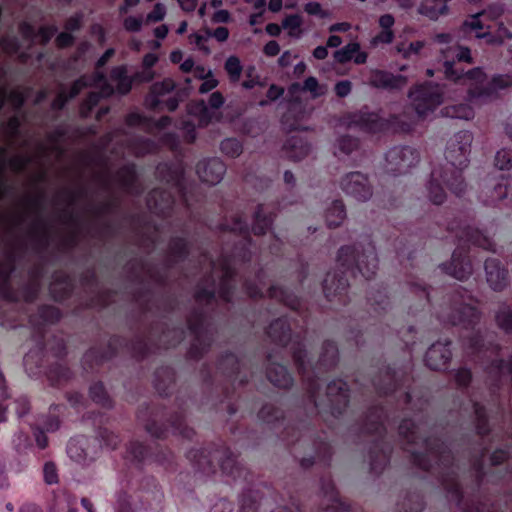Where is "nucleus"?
Segmentation results:
<instances>
[{
	"label": "nucleus",
	"instance_id": "f257e3e1",
	"mask_svg": "<svg viewBox=\"0 0 512 512\" xmlns=\"http://www.w3.org/2000/svg\"><path fill=\"white\" fill-rule=\"evenodd\" d=\"M408 382L409 376L404 369H394L390 366L380 369L372 379V385L378 395L397 394V407L414 412L411 418L402 419L398 427L399 436L405 445L403 449L410 453L411 463L435 476L446 490L449 501L455 502L460 512H484V506L480 502H464L455 457L446 443L438 437L426 435V410L429 403L422 398L413 403L410 391L401 392L402 388H407Z\"/></svg>",
	"mask_w": 512,
	"mask_h": 512
},
{
	"label": "nucleus",
	"instance_id": "f03ea898",
	"mask_svg": "<svg viewBox=\"0 0 512 512\" xmlns=\"http://www.w3.org/2000/svg\"><path fill=\"white\" fill-rule=\"evenodd\" d=\"M270 340L281 348L291 344L290 350L293 361L302 377L303 385L308 395L309 402L317 413H329L334 418L340 417L348 407L349 387L347 382L336 379L327 384L326 404L319 400L320 390L323 384L320 374L333 369L339 360V351L335 342L327 340L323 343L319 360L315 367H309L307 351L300 335L292 337L291 327L287 317L283 316L272 321L267 330Z\"/></svg>",
	"mask_w": 512,
	"mask_h": 512
},
{
	"label": "nucleus",
	"instance_id": "7ed1b4c3",
	"mask_svg": "<svg viewBox=\"0 0 512 512\" xmlns=\"http://www.w3.org/2000/svg\"><path fill=\"white\" fill-rule=\"evenodd\" d=\"M221 231H229L239 238L235 242L229 254L222 253L217 262H212V269L215 270L217 266L220 268L221 276L218 283L217 293L219 298L226 302L231 303L233 300L235 290V277L240 267L246 266L252 259V242L249 225L242 214H236L231 218V222H225L219 225ZM211 283L208 287L198 286L194 299L197 303H205L207 305L214 302L216 297V282L210 276Z\"/></svg>",
	"mask_w": 512,
	"mask_h": 512
},
{
	"label": "nucleus",
	"instance_id": "20e7f679",
	"mask_svg": "<svg viewBox=\"0 0 512 512\" xmlns=\"http://www.w3.org/2000/svg\"><path fill=\"white\" fill-rule=\"evenodd\" d=\"M337 268L334 273H327L323 280V292L330 302L342 305L348 303L347 274L356 278L361 275L365 280L371 279L378 269L376 248L369 236L354 245L342 246L337 253Z\"/></svg>",
	"mask_w": 512,
	"mask_h": 512
},
{
	"label": "nucleus",
	"instance_id": "39448f33",
	"mask_svg": "<svg viewBox=\"0 0 512 512\" xmlns=\"http://www.w3.org/2000/svg\"><path fill=\"white\" fill-rule=\"evenodd\" d=\"M473 134L469 130L454 133L447 141L444 156L453 169L435 167L432 169L427 183V195L435 205H441L446 200L444 186L453 194L460 197L466 190L462 171L470 162Z\"/></svg>",
	"mask_w": 512,
	"mask_h": 512
},
{
	"label": "nucleus",
	"instance_id": "423d86ee",
	"mask_svg": "<svg viewBox=\"0 0 512 512\" xmlns=\"http://www.w3.org/2000/svg\"><path fill=\"white\" fill-rule=\"evenodd\" d=\"M473 221L474 216L470 212H460L447 224V231L457 244V248L452 254L451 261L442 263L439 267L445 274L460 281L468 279L473 272L467 250L470 245L487 251H494L495 247L491 236L487 232L474 228Z\"/></svg>",
	"mask_w": 512,
	"mask_h": 512
},
{
	"label": "nucleus",
	"instance_id": "0eeeda50",
	"mask_svg": "<svg viewBox=\"0 0 512 512\" xmlns=\"http://www.w3.org/2000/svg\"><path fill=\"white\" fill-rule=\"evenodd\" d=\"M61 317L60 309L53 305H41L35 314L29 316L33 334L38 336V339L36 347L26 353L23 358V365L29 376L45 374L52 386L60 385L72 376L71 370L61 363L57 362L49 367L43 365L45 355L44 326L57 323Z\"/></svg>",
	"mask_w": 512,
	"mask_h": 512
},
{
	"label": "nucleus",
	"instance_id": "6e6552de",
	"mask_svg": "<svg viewBox=\"0 0 512 512\" xmlns=\"http://www.w3.org/2000/svg\"><path fill=\"white\" fill-rule=\"evenodd\" d=\"M184 336L185 331L182 327L163 332L159 338L161 343L159 347H154L146 337H136L127 342L120 336H112L105 348L94 346L86 351L81 361L82 367L86 372H94L99 366L111 360L119 349L124 348L133 358L142 360L149 354L154 353L157 348L168 349L176 346L184 339Z\"/></svg>",
	"mask_w": 512,
	"mask_h": 512
},
{
	"label": "nucleus",
	"instance_id": "1a4fd4ad",
	"mask_svg": "<svg viewBox=\"0 0 512 512\" xmlns=\"http://www.w3.org/2000/svg\"><path fill=\"white\" fill-rule=\"evenodd\" d=\"M467 291L458 286L448 295L449 306L442 309L437 317L443 324L452 326H460L469 332V335L462 336V344L471 356H479L487 350L484 344V331L477 327L481 312L477 307L465 302L466 299L471 300L470 295H466Z\"/></svg>",
	"mask_w": 512,
	"mask_h": 512
},
{
	"label": "nucleus",
	"instance_id": "9d476101",
	"mask_svg": "<svg viewBox=\"0 0 512 512\" xmlns=\"http://www.w3.org/2000/svg\"><path fill=\"white\" fill-rule=\"evenodd\" d=\"M444 74L448 80L458 82L463 78L473 81L467 90L466 100L487 102L498 98L501 91L512 86V77L508 74H495L485 83L486 73L482 67H474L468 71L455 68L454 60L443 63Z\"/></svg>",
	"mask_w": 512,
	"mask_h": 512
},
{
	"label": "nucleus",
	"instance_id": "9b49d317",
	"mask_svg": "<svg viewBox=\"0 0 512 512\" xmlns=\"http://www.w3.org/2000/svg\"><path fill=\"white\" fill-rule=\"evenodd\" d=\"M186 456L194 470L203 475L216 473V461L223 475L231 477L234 482L241 479L248 482L250 472L237 462L236 456L223 442L213 443L207 448L191 449Z\"/></svg>",
	"mask_w": 512,
	"mask_h": 512
},
{
	"label": "nucleus",
	"instance_id": "f8f14e48",
	"mask_svg": "<svg viewBox=\"0 0 512 512\" xmlns=\"http://www.w3.org/2000/svg\"><path fill=\"white\" fill-rule=\"evenodd\" d=\"M395 418V412H390L383 406H372L361 420V433L375 435L369 448L370 471L374 474H381L390 462L392 446L385 439V424Z\"/></svg>",
	"mask_w": 512,
	"mask_h": 512
},
{
	"label": "nucleus",
	"instance_id": "ddd939ff",
	"mask_svg": "<svg viewBox=\"0 0 512 512\" xmlns=\"http://www.w3.org/2000/svg\"><path fill=\"white\" fill-rule=\"evenodd\" d=\"M137 418L144 424L145 430L157 439H164L169 432L185 439H192L195 432L185 424L182 411L169 415L165 408L146 405L138 411Z\"/></svg>",
	"mask_w": 512,
	"mask_h": 512
},
{
	"label": "nucleus",
	"instance_id": "4468645a",
	"mask_svg": "<svg viewBox=\"0 0 512 512\" xmlns=\"http://www.w3.org/2000/svg\"><path fill=\"white\" fill-rule=\"evenodd\" d=\"M257 417L263 423L272 425L273 429L283 426L280 438L287 445H291L293 449H296L297 446H303L308 440L307 433L300 429V423L286 424L284 412L273 405L266 404L262 406Z\"/></svg>",
	"mask_w": 512,
	"mask_h": 512
},
{
	"label": "nucleus",
	"instance_id": "2eb2a0df",
	"mask_svg": "<svg viewBox=\"0 0 512 512\" xmlns=\"http://www.w3.org/2000/svg\"><path fill=\"white\" fill-rule=\"evenodd\" d=\"M205 313L202 309L196 308L187 317V326L193 336L192 343L187 351V357L192 360H199L210 349L214 334L212 328L205 324Z\"/></svg>",
	"mask_w": 512,
	"mask_h": 512
},
{
	"label": "nucleus",
	"instance_id": "dca6fc26",
	"mask_svg": "<svg viewBox=\"0 0 512 512\" xmlns=\"http://www.w3.org/2000/svg\"><path fill=\"white\" fill-rule=\"evenodd\" d=\"M444 90L437 83L425 82L410 89L408 97L415 112L426 116L443 102Z\"/></svg>",
	"mask_w": 512,
	"mask_h": 512
},
{
	"label": "nucleus",
	"instance_id": "f3484780",
	"mask_svg": "<svg viewBox=\"0 0 512 512\" xmlns=\"http://www.w3.org/2000/svg\"><path fill=\"white\" fill-rule=\"evenodd\" d=\"M420 161L417 149L407 145L390 148L385 154V171L392 176L407 174Z\"/></svg>",
	"mask_w": 512,
	"mask_h": 512
},
{
	"label": "nucleus",
	"instance_id": "a211bd4d",
	"mask_svg": "<svg viewBox=\"0 0 512 512\" xmlns=\"http://www.w3.org/2000/svg\"><path fill=\"white\" fill-rule=\"evenodd\" d=\"M349 125L359 128L361 131L375 134L389 131L396 123L398 117L391 115L389 118H382L376 112H370L367 106L348 115Z\"/></svg>",
	"mask_w": 512,
	"mask_h": 512
},
{
	"label": "nucleus",
	"instance_id": "6ab92c4d",
	"mask_svg": "<svg viewBox=\"0 0 512 512\" xmlns=\"http://www.w3.org/2000/svg\"><path fill=\"white\" fill-rule=\"evenodd\" d=\"M24 241L17 238L12 243V249L4 254V260L0 262V297L8 301H15V293L11 287L10 279L16 270V252L24 251Z\"/></svg>",
	"mask_w": 512,
	"mask_h": 512
},
{
	"label": "nucleus",
	"instance_id": "aec40b11",
	"mask_svg": "<svg viewBox=\"0 0 512 512\" xmlns=\"http://www.w3.org/2000/svg\"><path fill=\"white\" fill-rule=\"evenodd\" d=\"M125 459L135 467L141 468L148 462H156L161 465L170 463L173 459V454L169 450L154 454L141 442L131 441L126 448Z\"/></svg>",
	"mask_w": 512,
	"mask_h": 512
},
{
	"label": "nucleus",
	"instance_id": "412c9836",
	"mask_svg": "<svg viewBox=\"0 0 512 512\" xmlns=\"http://www.w3.org/2000/svg\"><path fill=\"white\" fill-rule=\"evenodd\" d=\"M96 440L84 435L72 437L66 447L69 458L82 466L89 465L98 453Z\"/></svg>",
	"mask_w": 512,
	"mask_h": 512
},
{
	"label": "nucleus",
	"instance_id": "4be33fe9",
	"mask_svg": "<svg viewBox=\"0 0 512 512\" xmlns=\"http://www.w3.org/2000/svg\"><path fill=\"white\" fill-rule=\"evenodd\" d=\"M512 178L500 176L491 180L481 189L479 200L486 206H497L512 196Z\"/></svg>",
	"mask_w": 512,
	"mask_h": 512
},
{
	"label": "nucleus",
	"instance_id": "5701e85b",
	"mask_svg": "<svg viewBox=\"0 0 512 512\" xmlns=\"http://www.w3.org/2000/svg\"><path fill=\"white\" fill-rule=\"evenodd\" d=\"M341 189L345 194L361 202L369 200L373 194L367 176L357 171L343 177Z\"/></svg>",
	"mask_w": 512,
	"mask_h": 512
},
{
	"label": "nucleus",
	"instance_id": "b1692460",
	"mask_svg": "<svg viewBox=\"0 0 512 512\" xmlns=\"http://www.w3.org/2000/svg\"><path fill=\"white\" fill-rule=\"evenodd\" d=\"M322 503L316 512H352L349 505L339 498L331 478L321 479Z\"/></svg>",
	"mask_w": 512,
	"mask_h": 512
},
{
	"label": "nucleus",
	"instance_id": "393cba45",
	"mask_svg": "<svg viewBox=\"0 0 512 512\" xmlns=\"http://www.w3.org/2000/svg\"><path fill=\"white\" fill-rule=\"evenodd\" d=\"M244 368V362L233 353H225L217 363V372L226 376L233 385L238 383L242 386L248 382L247 376L241 375Z\"/></svg>",
	"mask_w": 512,
	"mask_h": 512
},
{
	"label": "nucleus",
	"instance_id": "a878e982",
	"mask_svg": "<svg viewBox=\"0 0 512 512\" xmlns=\"http://www.w3.org/2000/svg\"><path fill=\"white\" fill-rule=\"evenodd\" d=\"M485 371L493 392L499 389L505 382H512V354L508 361L501 358L493 359L486 365Z\"/></svg>",
	"mask_w": 512,
	"mask_h": 512
},
{
	"label": "nucleus",
	"instance_id": "bb28decb",
	"mask_svg": "<svg viewBox=\"0 0 512 512\" xmlns=\"http://www.w3.org/2000/svg\"><path fill=\"white\" fill-rule=\"evenodd\" d=\"M196 173L201 182L216 185L223 179L226 165L220 158H207L197 163Z\"/></svg>",
	"mask_w": 512,
	"mask_h": 512
},
{
	"label": "nucleus",
	"instance_id": "cd10ccee",
	"mask_svg": "<svg viewBox=\"0 0 512 512\" xmlns=\"http://www.w3.org/2000/svg\"><path fill=\"white\" fill-rule=\"evenodd\" d=\"M451 343L450 340L433 343L425 354L424 361L426 366L435 371L447 369L452 357Z\"/></svg>",
	"mask_w": 512,
	"mask_h": 512
},
{
	"label": "nucleus",
	"instance_id": "c85d7f7f",
	"mask_svg": "<svg viewBox=\"0 0 512 512\" xmlns=\"http://www.w3.org/2000/svg\"><path fill=\"white\" fill-rule=\"evenodd\" d=\"M486 281L496 292L503 291L509 283L508 269L497 258H487L484 263Z\"/></svg>",
	"mask_w": 512,
	"mask_h": 512
},
{
	"label": "nucleus",
	"instance_id": "c756f323",
	"mask_svg": "<svg viewBox=\"0 0 512 512\" xmlns=\"http://www.w3.org/2000/svg\"><path fill=\"white\" fill-rule=\"evenodd\" d=\"M312 451L309 457L300 458V466L303 469H309L314 463H321L324 466H329L331 463L333 450L332 446L320 436L312 442Z\"/></svg>",
	"mask_w": 512,
	"mask_h": 512
},
{
	"label": "nucleus",
	"instance_id": "7c9ffc66",
	"mask_svg": "<svg viewBox=\"0 0 512 512\" xmlns=\"http://www.w3.org/2000/svg\"><path fill=\"white\" fill-rule=\"evenodd\" d=\"M407 83L405 76L401 74L394 75L388 71L375 69L369 77V85L388 91L401 90Z\"/></svg>",
	"mask_w": 512,
	"mask_h": 512
},
{
	"label": "nucleus",
	"instance_id": "2f4dec72",
	"mask_svg": "<svg viewBox=\"0 0 512 512\" xmlns=\"http://www.w3.org/2000/svg\"><path fill=\"white\" fill-rule=\"evenodd\" d=\"M146 204L152 213L158 216H167L172 210L174 199L170 192L155 188L148 193Z\"/></svg>",
	"mask_w": 512,
	"mask_h": 512
},
{
	"label": "nucleus",
	"instance_id": "473e14b6",
	"mask_svg": "<svg viewBox=\"0 0 512 512\" xmlns=\"http://www.w3.org/2000/svg\"><path fill=\"white\" fill-rule=\"evenodd\" d=\"M306 115V109L300 100L291 101L281 117V123L289 131H307L309 128L302 124Z\"/></svg>",
	"mask_w": 512,
	"mask_h": 512
},
{
	"label": "nucleus",
	"instance_id": "72a5a7b5",
	"mask_svg": "<svg viewBox=\"0 0 512 512\" xmlns=\"http://www.w3.org/2000/svg\"><path fill=\"white\" fill-rule=\"evenodd\" d=\"M269 499L259 490L244 488L239 499V512H267Z\"/></svg>",
	"mask_w": 512,
	"mask_h": 512
},
{
	"label": "nucleus",
	"instance_id": "f704fd0d",
	"mask_svg": "<svg viewBox=\"0 0 512 512\" xmlns=\"http://www.w3.org/2000/svg\"><path fill=\"white\" fill-rule=\"evenodd\" d=\"M74 290L72 277L64 271H55L49 285V293L55 301L68 299Z\"/></svg>",
	"mask_w": 512,
	"mask_h": 512
},
{
	"label": "nucleus",
	"instance_id": "c9c22d12",
	"mask_svg": "<svg viewBox=\"0 0 512 512\" xmlns=\"http://www.w3.org/2000/svg\"><path fill=\"white\" fill-rule=\"evenodd\" d=\"M272 353L267 356L268 366L266 375L268 380L280 389H289L294 383L292 375L287 370L286 366L272 362Z\"/></svg>",
	"mask_w": 512,
	"mask_h": 512
},
{
	"label": "nucleus",
	"instance_id": "e433bc0d",
	"mask_svg": "<svg viewBox=\"0 0 512 512\" xmlns=\"http://www.w3.org/2000/svg\"><path fill=\"white\" fill-rule=\"evenodd\" d=\"M190 253V245L184 237H171L168 242V255L165 260L167 268L187 259Z\"/></svg>",
	"mask_w": 512,
	"mask_h": 512
},
{
	"label": "nucleus",
	"instance_id": "4c0bfd02",
	"mask_svg": "<svg viewBox=\"0 0 512 512\" xmlns=\"http://www.w3.org/2000/svg\"><path fill=\"white\" fill-rule=\"evenodd\" d=\"M176 373L169 366H162L154 373V387L160 396H168L175 384Z\"/></svg>",
	"mask_w": 512,
	"mask_h": 512
},
{
	"label": "nucleus",
	"instance_id": "58836bf2",
	"mask_svg": "<svg viewBox=\"0 0 512 512\" xmlns=\"http://www.w3.org/2000/svg\"><path fill=\"white\" fill-rule=\"evenodd\" d=\"M119 186L128 193H134L137 186L138 175L134 163L121 166L114 174Z\"/></svg>",
	"mask_w": 512,
	"mask_h": 512
},
{
	"label": "nucleus",
	"instance_id": "ea45409f",
	"mask_svg": "<svg viewBox=\"0 0 512 512\" xmlns=\"http://www.w3.org/2000/svg\"><path fill=\"white\" fill-rule=\"evenodd\" d=\"M110 80L116 83V92L119 95H128L133 88L132 75H128V67L125 64L113 67L109 74Z\"/></svg>",
	"mask_w": 512,
	"mask_h": 512
},
{
	"label": "nucleus",
	"instance_id": "a19ab883",
	"mask_svg": "<svg viewBox=\"0 0 512 512\" xmlns=\"http://www.w3.org/2000/svg\"><path fill=\"white\" fill-rule=\"evenodd\" d=\"M274 217V212L269 211L266 214L264 205L259 204L254 213L252 232L255 235H264L272 227Z\"/></svg>",
	"mask_w": 512,
	"mask_h": 512
},
{
	"label": "nucleus",
	"instance_id": "79ce46f5",
	"mask_svg": "<svg viewBox=\"0 0 512 512\" xmlns=\"http://www.w3.org/2000/svg\"><path fill=\"white\" fill-rule=\"evenodd\" d=\"M450 0H424L418 8L421 15L431 20H437L441 15L448 13V2Z\"/></svg>",
	"mask_w": 512,
	"mask_h": 512
},
{
	"label": "nucleus",
	"instance_id": "37998d69",
	"mask_svg": "<svg viewBox=\"0 0 512 512\" xmlns=\"http://www.w3.org/2000/svg\"><path fill=\"white\" fill-rule=\"evenodd\" d=\"M267 293L269 298L274 299L293 310L297 309L300 305L298 297L281 286L271 285Z\"/></svg>",
	"mask_w": 512,
	"mask_h": 512
},
{
	"label": "nucleus",
	"instance_id": "c03bdc74",
	"mask_svg": "<svg viewBox=\"0 0 512 512\" xmlns=\"http://www.w3.org/2000/svg\"><path fill=\"white\" fill-rule=\"evenodd\" d=\"M441 115L452 119L471 120L474 118L475 112L469 104L458 103L444 106L441 109Z\"/></svg>",
	"mask_w": 512,
	"mask_h": 512
},
{
	"label": "nucleus",
	"instance_id": "a18cd8bd",
	"mask_svg": "<svg viewBox=\"0 0 512 512\" xmlns=\"http://www.w3.org/2000/svg\"><path fill=\"white\" fill-rule=\"evenodd\" d=\"M484 15L485 11H479L465 19L460 27V31L462 32V34L466 35L471 33L472 31H475L476 37L479 39H483L486 38L487 36H490L489 32H480L484 28V24L480 18L481 16Z\"/></svg>",
	"mask_w": 512,
	"mask_h": 512
},
{
	"label": "nucleus",
	"instance_id": "49530a36",
	"mask_svg": "<svg viewBox=\"0 0 512 512\" xmlns=\"http://www.w3.org/2000/svg\"><path fill=\"white\" fill-rule=\"evenodd\" d=\"M76 499L68 492L62 490L54 494V499L50 505V512H77L75 508Z\"/></svg>",
	"mask_w": 512,
	"mask_h": 512
},
{
	"label": "nucleus",
	"instance_id": "de8ad7c7",
	"mask_svg": "<svg viewBox=\"0 0 512 512\" xmlns=\"http://www.w3.org/2000/svg\"><path fill=\"white\" fill-rule=\"evenodd\" d=\"M346 218L345 205L341 200H334L331 206L326 210L325 219L327 226L337 227Z\"/></svg>",
	"mask_w": 512,
	"mask_h": 512
},
{
	"label": "nucleus",
	"instance_id": "09e8293b",
	"mask_svg": "<svg viewBox=\"0 0 512 512\" xmlns=\"http://www.w3.org/2000/svg\"><path fill=\"white\" fill-rule=\"evenodd\" d=\"M424 509L423 497L418 493H407L397 503V512H421Z\"/></svg>",
	"mask_w": 512,
	"mask_h": 512
},
{
	"label": "nucleus",
	"instance_id": "8fccbe9b",
	"mask_svg": "<svg viewBox=\"0 0 512 512\" xmlns=\"http://www.w3.org/2000/svg\"><path fill=\"white\" fill-rule=\"evenodd\" d=\"M495 322L505 334H512V309L508 304L502 303L499 306L495 312Z\"/></svg>",
	"mask_w": 512,
	"mask_h": 512
},
{
	"label": "nucleus",
	"instance_id": "3c124183",
	"mask_svg": "<svg viewBox=\"0 0 512 512\" xmlns=\"http://www.w3.org/2000/svg\"><path fill=\"white\" fill-rule=\"evenodd\" d=\"M368 304L378 312L380 310H386L389 306V297L385 287H380L377 290H371L367 296Z\"/></svg>",
	"mask_w": 512,
	"mask_h": 512
},
{
	"label": "nucleus",
	"instance_id": "603ef678",
	"mask_svg": "<svg viewBox=\"0 0 512 512\" xmlns=\"http://www.w3.org/2000/svg\"><path fill=\"white\" fill-rule=\"evenodd\" d=\"M65 409L62 404H52L50 406L49 414L46 415L42 421L43 430L46 432H55L60 428L61 421L59 414Z\"/></svg>",
	"mask_w": 512,
	"mask_h": 512
},
{
	"label": "nucleus",
	"instance_id": "864d4df0",
	"mask_svg": "<svg viewBox=\"0 0 512 512\" xmlns=\"http://www.w3.org/2000/svg\"><path fill=\"white\" fill-rule=\"evenodd\" d=\"M89 396L96 404H99L105 408L113 407V401L109 397L102 382H96L90 386Z\"/></svg>",
	"mask_w": 512,
	"mask_h": 512
},
{
	"label": "nucleus",
	"instance_id": "5fc2aeb1",
	"mask_svg": "<svg viewBox=\"0 0 512 512\" xmlns=\"http://www.w3.org/2000/svg\"><path fill=\"white\" fill-rule=\"evenodd\" d=\"M473 410L476 422V432L478 435L483 437L490 431L486 409L482 404L474 402Z\"/></svg>",
	"mask_w": 512,
	"mask_h": 512
},
{
	"label": "nucleus",
	"instance_id": "6e6d98bb",
	"mask_svg": "<svg viewBox=\"0 0 512 512\" xmlns=\"http://www.w3.org/2000/svg\"><path fill=\"white\" fill-rule=\"evenodd\" d=\"M290 89L308 91L311 93L313 98H317L325 94L324 88L319 85L317 78L314 76L307 77L302 86L299 83H293Z\"/></svg>",
	"mask_w": 512,
	"mask_h": 512
},
{
	"label": "nucleus",
	"instance_id": "4d7b16f0",
	"mask_svg": "<svg viewBox=\"0 0 512 512\" xmlns=\"http://www.w3.org/2000/svg\"><path fill=\"white\" fill-rule=\"evenodd\" d=\"M285 149L296 150L294 154H289V157L293 160H300L302 157L306 156L310 151V146L307 142H303L301 139L297 137L289 138L284 144Z\"/></svg>",
	"mask_w": 512,
	"mask_h": 512
},
{
	"label": "nucleus",
	"instance_id": "13d9d810",
	"mask_svg": "<svg viewBox=\"0 0 512 512\" xmlns=\"http://www.w3.org/2000/svg\"><path fill=\"white\" fill-rule=\"evenodd\" d=\"M224 69L231 83H237L240 80L243 71V66L241 64L240 59L237 56H229L225 61Z\"/></svg>",
	"mask_w": 512,
	"mask_h": 512
},
{
	"label": "nucleus",
	"instance_id": "bf43d9fd",
	"mask_svg": "<svg viewBox=\"0 0 512 512\" xmlns=\"http://www.w3.org/2000/svg\"><path fill=\"white\" fill-rule=\"evenodd\" d=\"M302 18L299 14H291L286 16L282 21V28L288 30V35L294 38H300Z\"/></svg>",
	"mask_w": 512,
	"mask_h": 512
},
{
	"label": "nucleus",
	"instance_id": "052dcab7",
	"mask_svg": "<svg viewBox=\"0 0 512 512\" xmlns=\"http://www.w3.org/2000/svg\"><path fill=\"white\" fill-rule=\"evenodd\" d=\"M359 146L358 138L352 137L350 135H343L337 139V149L335 152L336 156L340 154L350 155L354 150H356Z\"/></svg>",
	"mask_w": 512,
	"mask_h": 512
},
{
	"label": "nucleus",
	"instance_id": "680f3d73",
	"mask_svg": "<svg viewBox=\"0 0 512 512\" xmlns=\"http://www.w3.org/2000/svg\"><path fill=\"white\" fill-rule=\"evenodd\" d=\"M486 454V449H483L481 454L473 459L471 463V472L474 477L475 486L477 489L480 488V486L483 483L485 472H484V457Z\"/></svg>",
	"mask_w": 512,
	"mask_h": 512
},
{
	"label": "nucleus",
	"instance_id": "e2e57ef3",
	"mask_svg": "<svg viewBox=\"0 0 512 512\" xmlns=\"http://www.w3.org/2000/svg\"><path fill=\"white\" fill-rule=\"evenodd\" d=\"M96 442L99 440L107 448L114 450L118 447L121 439L119 435L109 431L106 428H99L97 431Z\"/></svg>",
	"mask_w": 512,
	"mask_h": 512
},
{
	"label": "nucleus",
	"instance_id": "0e129e2a",
	"mask_svg": "<svg viewBox=\"0 0 512 512\" xmlns=\"http://www.w3.org/2000/svg\"><path fill=\"white\" fill-rule=\"evenodd\" d=\"M360 49V44L357 42L349 43L341 49L334 52V59L341 64L351 61L355 52Z\"/></svg>",
	"mask_w": 512,
	"mask_h": 512
},
{
	"label": "nucleus",
	"instance_id": "69168bd1",
	"mask_svg": "<svg viewBox=\"0 0 512 512\" xmlns=\"http://www.w3.org/2000/svg\"><path fill=\"white\" fill-rule=\"evenodd\" d=\"M220 150L223 154L235 158L242 153L243 146L236 138H226L221 142Z\"/></svg>",
	"mask_w": 512,
	"mask_h": 512
},
{
	"label": "nucleus",
	"instance_id": "338daca9",
	"mask_svg": "<svg viewBox=\"0 0 512 512\" xmlns=\"http://www.w3.org/2000/svg\"><path fill=\"white\" fill-rule=\"evenodd\" d=\"M495 166L499 170H511L512 169V149L502 148L496 152L495 155Z\"/></svg>",
	"mask_w": 512,
	"mask_h": 512
},
{
	"label": "nucleus",
	"instance_id": "774afa93",
	"mask_svg": "<svg viewBox=\"0 0 512 512\" xmlns=\"http://www.w3.org/2000/svg\"><path fill=\"white\" fill-rule=\"evenodd\" d=\"M29 238L31 240L33 250L36 252H42L50 245V230L30 234Z\"/></svg>",
	"mask_w": 512,
	"mask_h": 512
}]
</instances>
